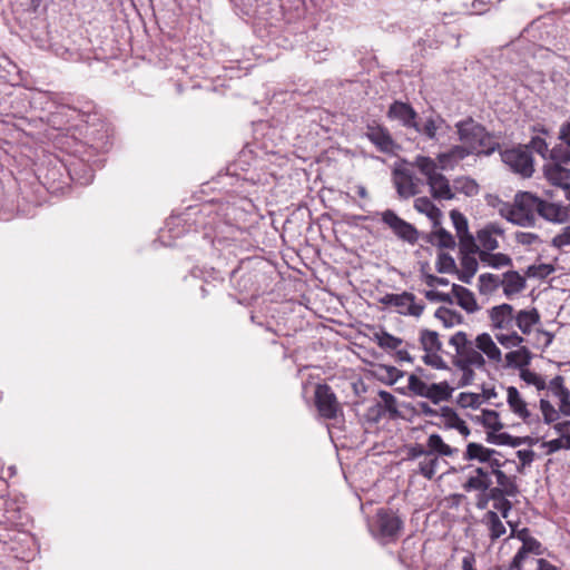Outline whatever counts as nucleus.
I'll return each instance as SVG.
<instances>
[{
    "label": "nucleus",
    "instance_id": "nucleus-1",
    "mask_svg": "<svg viewBox=\"0 0 570 570\" xmlns=\"http://www.w3.org/2000/svg\"><path fill=\"white\" fill-rule=\"evenodd\" d=\"M411 166L416 168L420 174L425 177L429 191L433 199L442 202L455 198L453 185H451L450 180L439 171V166L434 159L419 155L414 158Z\"/></svg>",
    "mask_w": 570,
    "mask_h": 570
},
{
    "label": "nucleus",
    "instance_id": "nucleus-2",
    "mask_svg": "<svg viewBox=\"0 0 570 570\" xmlns=\"http://www.w3.org/2000/svg\"><path fill=\"white\" fill-rule=\"evenodd\" d=\"M459 139L462 147L472 154L490 155L495 150V142L485 128L472 118L456 122Z\"/></svg>",
    "mask_w": 570,
    "mask_h": 570
},
{
    "label": "nucleus",
    "instance_id": "nucleus-3",
    "mask_svg": "<svg viewBox=\"0 0 570 570\" xmlns=\"http://www.w3.org/2000/svg\"><path fill=\"white\" fill-rule=\"evenodd\" d=\"M540 205V198L529 191L518 193L514 196V203L509 207L507 219L511 223L532 227L535 224V217Z\"/></svg>",
    "mask_w": 570,
    "mask_h": 570
},
{
    "label": "nucleus",
    "instance_id": "nucleus-4",
    "mask_svg": "<svg viewBox=\"0 0 570 570\" xmlns=\"http://www.w3.org/2000/svg\"><path fill=\"white\" fill-rule=\"evenodd\" d=\"M449 344L455 350L453 365L474 366L478 370L485 368V358L475 347V341L468 338V334L463 331L456 332L451 336Z\"/></svg>",
    "mask_w": 570,
    "mask_h": 570
},
{
    "label": "nucleus",
    "instance_id": "nucleus-5",
    "mask_svg": "<svg viewBox=\"0 0 570 570\" xmlns=\"http://www.w3.org/2000/svg\"><path fill=\"white\" fill-rule=\"evenodd\" d=\"M186 215L188 216L187 219H184L181 216H171L167 219L166 228L174 237H179L180 235V232H176L175 228L179 227L181 222H187L191 217H194L195 232L198 228H203L207 236V230L216 228V212L215 207L210 204H205L199 208L190 207Z\"/></svg>",
    "mask_w": 570,
    "mask_h": 570
},
{
    "label": "nucleus",
    "instance_id": "nucleus-6",
    "mask_svg": "<svg viewBox=\"0 0 570 570\" xmlns=\"http://www.w3.org/2000/svg\"><path fill=\"white\" fill-rule=\"evenodd\" d=\"M402 529L403 520L394 511L384 509L377 511L375 524L371 527L373 535L383 544L394 542Z\"/></svg>",
    "mask_w": 570,
    "mask_h": 570
},
{
    "label": "nucleus",
    "instance_id": "nucleus-7",
    "mask_svg": "<svg viewBox=\"0 0 570 570\" xmlns=\"http://www.w3.org/2000/svg\"><path fill=\"white\" fill-rule=\"evenodd\" d=\"M546 178L570 200V161L551 159L543 166Z\"/></svg>",
    "mask_w": 570,
    "mask_h": 570
},
{
    "label": "nucleus",
    "instance_id": "nucleus-8",
    "mask_svg": "<svg viewBox=\"0 0 570 570\" xmlns=\"http://www.w3.org/2000/svg\"><path fill=\"white\" fill-rule=\"evenodd\" d=\"M380 303L396 307V312L401 315L415 317H420L425 307L423 303H416L415 295L410 292L385 294L380 298Z\"/></svg>",
    "mask_w": 570,
    "mask_h": 570
},
{
    "label": "nucleus",
    "instance_id": "nucleus-9",
    "mask_svg": "<svg viewBox=\"0 0 570 570\" xmlns=\"http://www.w3.org/2000/svg\"><path fill=\"white\" fill-rule=\"evenodd\" d=\"M381 220L393 234L409 244H415L419 239V232L414 225L401 218L394 210L386 209L381 213Z\"/></svg>",
    "mask_w": 570,
    "mask_h": 570
},
{
    "label": "nucleus",
    "instance_id": "nucleus-10",
    "mask_svg": "<svg viewBox=\"0 0 570 570\" xmlns=\"http://www.w3.org/2000/svg\"><path fill=\"white\" fill-rule=\"evenodd\" d=\"M392 179L400 198L409 199L420 193L421 180L409 167H396L392 173Z\"/></svg>",
    "mask_w": 570,
    "mask_h": 570
},
{
    "label": "nucleus",
    "instance_id": "nucleus-11",
    "mask_svg": "<svg viewBox=\"0 0 570 570\" xmlns=\"http://www.w3.org/2000/svg\"><path fill=\"white\" fill-rule=\"evenodd\" d=\"M315 405L320 415L333 420L342 411L337 397L327 384H317L315 389Z\"/></svg>",
    "mask_w": 570,
    "mask_h": 570
},
{
    "label": "nucleus",
    "instance_id": "nucleus-12",
    "mask_svg": "<svg viewBox=\"0 0 570 570\" xmlns=\"http://www.w3.org/2000/svg\"><path fill=\"white\" fill-rule=\"evenodd\" d=\"M501 156L503 163L509 166L513 173L520 174L522 177H530L533 174L532 157L527 149H507Z\"/></svg>",
    "mask_w": 570,
    "mask_h": 570
},
{
    "label": "nucleus",
    "instance_id": "nucleus-13",
    "mask_svg": "<svg viewBox=\"0 0 570 570\" xmlns=\"http://www.w3.org/2000/svg\"><path fill=\"white\" fill-rule=\"evenodd\" d=\"M489 317L493 330L500 332L514 328L515 313L512 305L503 303L489 309Z\"/></svg>",
    "mask_w": 570,
    "mask_h": 570
},
{
    "label": "nucleus",
    "instance_id": "nucleus-14",
    "mask_svg": "<svg viewBox=\"0 0 570 570\" xmlns=\"http://www.w3.org/2000/svg\"><path fill=\"white\" fill-rule=\"evenodd\" d=\"M465 469H471V471L466 481L462 484V489L465 492H487L493 483V475L483 465L475 468L468 465Z\"/></svg>",
    "mask_w": 570,
    "mask_h": 570
},
{
    "label": "nucleus",
    "instance_id": "nucleus-15",
    "mask_svg": "<svg viewBox=\"0 0 570 570\" xmlns=\"http://www.w3.org/2000/svg\"><path fill=\"white\" fill-rule=\"evenodd\" d=\"M538 216L548 222L562 224L569 218V208L558 203L540 198Z\"/></svg>",
    "mask_w": 570,
    "mask_h": 570
},
{
    "label": "nucleus",
    "instance_id": "nucleus-16",
    "mask_svg": "<svg viewBox=\"0 0 570 570\" xmlns=\"http://www.w3.org/2000/svg\"><path fill=\"white\" fill-rule=\"evenodd\" d=\"M387 116L391 119L399 120L406 128L416 126L417 115L409 104L394 101L389 108Z\"/></svg>",
    "mask_w": 570,
    "mask_h": 570
},
{
    "label": "nucleus",
    "instance_id": "nucleus-17",
    "mask_svg": "<svg viewBox=\"0 0 570 570\" xmlns=\"http://www.w3.org/2000/svg\"><path fill=\"white\" fill-rule=\"evenodd\" d=\"M475 347L483 356H487L490 362L495 364L501 363L502 353L489 333H481L475 337Z\"/></svg>",
    "mask_w": 570,
    "mask_h": 570
},
{
    "label": "nucleus",
    "instance_id": "nucleus-18",
    "mask_svg": "<svg viewBox=\"0 0 570 570\" xmlns=\"http://www.w3.org/2000/svg\"><path fill=\"white\" fill-rule=\"evenodd\" d=\"M365 136L380 151L391 153L393 150V139L385 128L381 126H368Z\"/></svg>",
    "mask_w": 570,
    "mask_h": 570
},
{
    "label": "nucleus",
    "instance_id": "nucleus-19",
    "mask_svg": "<svg viewBox=\"0 0 570 570\" xmlns=\"http://www.w3.org/2000/svg\"><path fill=\"white\" fill-rule=\"evenodd\" d=\"M469 156V150H465L461 145H455L451 147L445 153H440L436 157L439 169L442 170H451L453 169L461 160Z\"/></svg>",
    "mask_w": 570,
    "mask_h": 570
},
{
    "label": "nucleus",
    "instance_id": "nucleus-20",
    "mask_svg": "<svg viewBox=\"0 0 570 570\" xmlns=\"http://www.w3.org/2000/svg\"><path fill=\"white\" fill-rule=\"evenodd\" d=\"M448 128L445 120L441 116H430L425 121L413 127L419 134L425 136L431 140H438V132Z\"/></svg>",
    "mask_w": 570,
    "mask_h": 570
},
{
    "label": "nucleus",
    "instance_id": "nucleus-21",
    "mask_svg": "<svg viewBox=\"0 0 570 570\" xmlns=\"http://www.w3.org/2000/svg\"><path fill=\"white\" fill-rule=\"evenodd\" d=\"M501 453L494 449L487 448L481 443L470 442L466 445L463 459L466 461H478L483 465L490 461L491 455H500Z\"/></svg>",
    "mask_w": 570,
    "mask_h": 570
},
{
    "label": "nucleus",
    "instance_id": "nucleus-22",
    "mask_svg": "<svg viewBox=\"0 0 570 570\" xmlns=\"http://www.w3.org/2000/svg\"><path fill=\"white\" fill-rule=\"evenodd\" d=\"M507 402L510 410L518 415L523 421H528L531 416L530 411L528 410L527 402L522 399L520 392L514 386H509L507 389Z\"/></svg>",
    "mask_w": 570,
    "mask_h": 570
},
{
    "label": "nucleus",
    "instance_id": "nucleus-23",
    "mask_svg": "<svg viewBox=\"0 0 570 570\" xmlns=\"http://www.w3.org/2000/svg\"><path fill=\"white\" fill-rule=\"evenodd\" d=\"M559 138L562 142L551 149L550 158L570 161V122H566L561 126Z\"/></svg>",
    "mask_w": 570,
    "mask_h": 570
},
{
    "label": "nucleus",
    "instance_id": "nucleus-24",
    "mask_svg": "<svg viewBox=\"0 0 570 570\" xmlns=\"http://www.w3.org/2000/svg\"><path fill=\"white\" fill-rule=\"evenodd\" d=\"M502 233V229L495 225H488L480 229L476 234V239L480 244L481 250L490 253L499 248V242L495 238V235H501Z\"/></svg>",
    "mask_w": 570,
    "mask_h": 570
},
{
    "label": "nucleus",
    "instance_id": "nucleus-25",
    "mask_svg": "<svg viewBox=\"0 0 570 570\" xmlns=\"http://www.w3.org/2000/svg\"><path fill=\"white\" fill-rule=\"evenodd\" d=\"M67 179L79 185H88L94 180V173L88 165L81 161H72L67 169Z\"/></svg>",
    "mask_w": 570,
    "mask_h": 570
},
{
    "label": "nucleus",
    "instance_id": "nucleus-26",
    "mask_svg": "<svg viewBox=\"0 0 570 570\" xmlns=\"http://www.w3.org/2000/svg\"><path fill=\"white\" fill-rule=\"evenodd\" d=\"M539 322L540 314L537 308L521 309L515 313L514 327L517 326L523 334L528 335Z\"/></svg>",
    "mask_w": 570,
    "mask_h": 570
},
{
    "label": "nucleus",
    "instance_id": "nucleus-27",
    "mask_svg": "<svg viewBox=\"0 0 570 570\" xmlns=\"http://www.w3.org/2000/svg\"><path fill=\"white\" fill-rule=\"evenodd\" d=\"M452 294L456 298V303L468 313H474L479 309V305L473 293L458 284L452 285Z\"/></svg>",
    "mask_w": 570,
    "mask_h": 570
},
{
    "label": "nucleus",
    "instance_id": "nucleus-28",
    "mask_svg": "<svg viewBox=\"0 0 570 570\" xmlns=\"http://www.w3.org/2000/svg\"><path fill=\"white\" fill-rule=\"evenodd\" d=\"M414 208L419 213L424 214L433 223L434 226H439L441 224V218L443 214L441 209L436 207L429 197H417L414 200Z\"/></svg>",
    "mask_w": 570,
    "mask_h": 570
},
{
    "label": "nucleus",
    "instance_id": "nucleus-29",
    "mask_svg": "<svg viewBox=\"0 0 570 570\" xmlns=\"http://www.w3.org/2000/svg\"><path fill=\"white\" fill-rule=\"evenodd\" d=\"M80 116L81 115L78 109L67 105H60L57 107L56 111L51 112L50 122L57 128H62L63 126L70 124Z\"/></svg>",
    "mask_w": 570,
    "mask_h": 570
},
{
    "label": "nucleus",
    "instance_id": "nucleus-30",
    "mask_svg": "<svg viewBox=\"0 0 570 570\" xmlns=\"http://www.w3.org/2000/svg\"><path fill=\"white\" fill-rule=\"evenodd\" d=\"M504 358L507 367L521 370L529 366L532 360V353L528 347L520 346L515 351L508 352Z\"/></svg>",
    "mask_w": 570,
    "mask_h": 570
},
{
    "label": "nucleus",
    "instance_id": "nucleus-31",
    "mask_svg": "<svg viewBox=\"0 0 570 570\" xmlns=\"http://www.w3.org/2000/svg\"><path fill=\"white\" fill-rule=\"evenodd\" d=\"M441 416L444 421L445 428L458 430L464 438L470 435L469 426L453 409L443 406L441 409Z\"/></svg>",
    "mask_w": 570,
    "mask_h": 570
},
{
    "label": "nucleus",
    "instance_id": "nucleus-32",
    "mask_svg": "<svg viewBox=\"0 0 570 570\" xmlns=\"http://www.w3.org/2000/svg\"><path fill=\"white\" fill-rule=\"evenodd\" d=\"M483 523L489 530L491 541H495L505 533V525L495 511H488L483 515Z\"/></svg>",
    "mask_w": 570,
    "mask_h": 570
},
{
    "label": "nucleus",
    "instance_id": "nucleus-33",
    "mask_svg": "<svg viewBox=\"0 0 570 570\" xmlns=\"http://www.w3.org/2000/svg\"><path fill=\"white\" fill-rule=\"evenodd\" d=\"M503 292L507 296L520 293L524 286V278L515 271H510L503 274Z\"/></svg>",
    "mask_w": 570,
    "mask_h": 570
},
{
    "label": "nucleus",
    "instance_id": "nucleus-34",
    "mask_svg": "<svg viewBox=\"0 0 570 570\" xmlns=\"http://www.w3.org/2000/svg\"><path fill=\"white\" fill-rule=\"evenodd\" d=\"M428 452L431 455L452 456L458 450L446 444L441 435L433 433L428 438Z\"/></svg>",
    "mask_w": 570,
    "mask_h": 570
},
{
    "label": "nucleus",
    "instance_id": "nucleus-35",
    "mask_svg": "<svg viewBox=\"0 0 570 570\" xmlns=\"http://www.w3.org/2000/svg\"><path fill=\"white\" fill-rule=\"evenodd\" d=\"M480 261L495 269L502 268V267H510L513 265L512 258L503 253H488L487 250L480 252Z\"/></svg>",
    "mask_w": 570,
    "mask_h": 570
},
{
    "label": "nucleus",
    "instance_id": "nucleus-36",
    "mask_svg": "<svg viewBox=\"0 0 570 570\" xmlns=\"http://www.w3.org/2000/svg\"><path fill=\"white\" fill-rule=\"evenodd\" d=\"M453 389L448 382L433 383L429 385L426 399L438 404L448 401L452 396Z\"/></svg>",
    "mask_w": 570,
    "mask_h": 570
},
{
    "label": "nucleus",
    "instance_id": "nucleus-37",
    "mask_svg": "<svg viewBox=\"0 0 570 570\" xmlns=\"http://www.w3.org/2000/svg\"><path fill=\"white\" fill-rule=\"evenodd\" d=\"M429 242L434 246L446 249H453L456 245L453 235L443 227L432 232L429 236Z\"/></svg>",
    "mask_w": 570,
    "mask_h": 570
},
{
    "label": "nucleus",
    "instance_id": "nucleus-38",
    "mask_svg": "<svg viewBox=\"0 0 570 570\" xmlns=\"http://www.w3.org/2000/svg\"><path fill=\"white\" fill-rule=\"evenodd\" d=\"M434 316L441 321L445 327H453L463 323V316L458 311L445 306L439 307Z\"/></svg>",
    "mask_w": 570,
    "mask_h": 570
},
{
    "label": "nucleus",
    "instance_id": "nucleus-39",
    "mask_svg": "<svg viewBox=\"0 0 570 570\" xmlns=\"http://www.w3.org/2000/svg\"><path fill=\"white\" fill-rule=\"evenodd\" d=\"M479 185L478 183L465 176L456 177L453 180V190L455 193L464 194L465 196H475L479 194Z\"/></svg>",
    "mask_w": 570,
    "mask_h": 570
},
{
    "label": "nucleus",
    "instance_id": "nucleus-40",
    "mask_svg": "<svg viewBox=\"0 0 570 570\" xmlns=\"http://www.w3.org/2000/svg\"><path fill=\"white\" fill-rule=\"evenodd\" d=\"M438 466L439 458L429 453L419 461L417 472L428 480H431L435 475Z\"/></svg>",
    "mask_w": 570,
    "mask_h": 570
},
{
    "label": "nucleus",
    "instance_id": "nucleus-41",
    "mask_svg": "<svg viewBox=\"0 0 570 570\" xmlns=\"http://www.w3.org/2000/svg\"><path fill=\"white\" fill-rule=\"evenodd\" d=\"M420 343L425 352H439L442 347V343L439 340V334L435 331H421Z\"/></svg>",
    "mask_w": 570,
    "mask_h": 570
},
{
    "label": "nucleus",
    "instance_id": "nucleus-42",
    "mask_svg": "<svg viewBox=\"0 0 570 570\" xmlns=\"http://www.w3.org/2000/svg\"><path fill=\"white\" fill-rule=\"evenodd\" d=\"M497 479L498 488H501L509 497H517L519 494V487L515 482V476L508 475L504 472L494 475Z\"/></svg>",
    "mask_w": 570,
    "mask_h": 570
},
{
    "label": "nucleus",
    "instance_id": "nucleus-43",
    "mask_svg": "<svg viewBox=\"0 0 570 570\" xmlns=\"http://www.w3.org/2000/svg\"><path fill=\"white\" fill-rule=\"evenodd\" d=\"M374 340L383 350H397L403 343L402 338L396 337L386 331L375 333Z\"/></svg>",
    "mask_w": 570,
    "mask_h": 570
},
{
    "label": "nucleus",
    "instance_id": "nucleus-44",
    "mask_svg": "<svg viewBox=\"0 0 570 570\" xmlns=\"http://www.w3.org/2000/svg\"><path fill=\"white\" fill-rule=\"evenodd\" d=\"M507 333L500 332L495 334V340L504 347V348H513L520 347L524 342V338L519 335L514 328L512 331H505Z\"/></svg>",
    "mask_w": 570,
    "mask_h": 570
},
{
    "label": "nucleus",
    "instance_id": "nucleus-45",
    "mask_svg": "<svg viewBox=\"0 0 570 570\" xmlns=\"http://www.w3.org/2000/svg\"><path fill=\"white\" fill-rule=\"evenodd\" d=\"M480 244H476L473 235L469 233L459 237V255H478L480 257Z\"/></svg>",
    "mask_w": 570,
    "mask_h": 570
},
{
    "label": "nucleus",
    "instance_id": "nucleus-46",
    "mask_svg": "<svg viewBox=\"0 0 570 570\" xmlns=\"http://www.w3.org/2000/svg\"><path fill=\"white\" fill-rule=\"evenodd\" d=\"M435 268L440 274H454L458 272L454 258L448 253H439Z\"/></svg>",
    "mask_w": 570,
    "mask_h": 570
},
{
    "label": "nucleus",
    "instance_id": "nucleus-47",
    "mask_svg": "<svg viewBox=\"0 0 570 570\" xmlns=\"http://www.w3.org/2000/svg\"><path fill=\"white\" fill-rule=\"evenodd\" d=\"M501 284L498 275L484 273L479 276V292L481 294H490L494 292Z\"/></svg>",
    "mask_w": 570,
    "mask_h": 570
},
{
    "label": "nucleus",
    "instance_id": "nucleus-48",
    "mask_svg": "<svg viewBox=\"0 0 570 570\" xmlns=\"http://www.w3.org/2000/svg\"><path fill=\"white\" fill-rule=\"evenodd\" d=\"M480 422L494 432L502 430L503 424L500 421L499 413L493 410H483Z\"/></svg>",
    "mask_w": 570,
    "mask_h": 570
},
{
    "label": "nucleus",
    "instance_id": "nucleus-49",
    "mask_svg": "<svg viewBox=\"0 0 570 570\" xmlns=\"http://www.w3.org/2000/svg\"><path fill=\"white\" fill-rule=\"evenodd\" d=\"M480 394L471 392H462L458 395L456 403L463 409H478L482 404Z\"/></svg>",
    "mask_w": 570,
    "mask_h": 570
},
{
    "label": "nucleus",
    "instance_id": "nucleus-50",
    "mask_svg": "<svg viewBox=\"0 0 570 570\" xmlns=\"http://www.w3.org/2000/svg\"><path fill=\"white\" fill-rule=\"evenodd\" d=\"M450 217H451L453 226L456 230L458 238L470 233L469 226H468V219L465 218V216L462 213H460L456 209H452L450 212Z\"/></svg>",
    "mask_w": 570,
    "mask_h": 570
},
{
    "label": "nucleus",
    "instance_id": "nucleus-51",
    "mask_svg": "<svg viewBox=\"0 0 570 570\" xmlns=\"http://www.w3.org/2000/svg\"><path fill=\"white\" fill-rule=\"evenodd\" d=\"M407 387L417 396L426 397L428 395L429 384H426L415 374H411L409 376Z\"/></svg>",
    "mask_w": 570,
    "mask_h": 570
},
{
    "label": "nucleus",
    "instance_id": "nucleus-52",
    "mask_svg": "<svg viewBox=\"0 0 570 570\" xmlns=\"http://www.w3.org/2000/svg\"><path fill=\"white\" fill-rule=\"evenodd\" d=\"M540 410L542 412L543 421L546 424L556 422L560 416L554 406L546 399L540 400Z\"/></svg>",
    "mask_w": 570,
    "mask_h": 570
},
{
    "label": "nucleus",
    "instance_id": "nucleus-53",
    "mask_svg": "<svg viewBox=\"0 0 570 570\" xmlns=\"http://www.w3.org/2000/svg\"><path fill=\"white\" fill-rule=\"evenodd\" d=\"M529 147L542 158L550 160L551 149L548 148V144L543 138L539 136L533 137L529 142Z\"/></svg>",
    "mask_w": 570,
    "mask_h": 570
},
{
    "label": "nucleus",
    "instance_id": "nucleus-54",
    "mask_svg": "<svg viewBox=\"0 0 570 570\" xmlns=\"http://www.w3.org/2000/svg\"><path fill=\"white\" fill-rule=\"evenodd\" d=\"M549 390L556 395L557 397H561L562 395H568L569 389L564 386V379L561 375L554 376L550 382L549 385H547Z\"/></svg>",
    "mask_w": 570,
    "mask_h": 570
},
{
    "label": "nucleus",
    "instance_id": "nucleus-55",
    "mask_svg": "<svg viewBox=\"0 0 570 570\" xmlns=\"http://www.w3.org/2000/svg\"><path fill=\"white\" fill-rule=\"evenodd\" d=\"M381 402H377L380 405H382L387 412L390 413H397L396 410V399L393 394L386 391H380L379 393Z\"/></svg>",
    "mask_w": 570,
    "mask_h": 570
},
{
    "label": "nucleus",
    "instance_id": "nucleus-56",
    "mask_svg": "<svg viewBox=\"0 0 570 570\" xmlns=\"http://www.w3.org/2000/svg\"><path fill=\"white\" fill-rule=\"evenodd\" d=\"M528 554L532 553L535 556H541L544 553V548L541 542L535 538L531 537L528 540H524V544L521 547Z\"/></svg>",
    "mask_w": 570,
    "mask_h": 570
},
{
    "label": "nucleus",
    "instance_id": "nucleus-57",
    "mask_svg": "<svg viewBox=\"0 0 570 570\" xmlns=\"http://www.w3.org/2000/svg\"><path fill=\"white\" fill-rule=\"evenodd\" d=\"M456 368H459L462 372V376L459 383V386H468L472 384L475 377L474 373V366H462V365H454Z\"/></svg>",
    "mask_w": 570,
    "mask_h": 570
},
{
    "label": "nucleus",
    "instance_id": "nucleus-58",
    "mask_svg": "<svg viewBox=\"0 0 570 570\" xmlns=\"http://www.w3.org/2000/svg\"><path fill=\"white\" fill-rule=\"evenodd\" d=\"M461 268L466 269L469 273L475 274L479 268V263L475 255H460Z\"/></svg>",
    "mask_w": 570,
    "mask_h": 570
},
{
    "label": "nucleus",
    "instance_id": "nucleus-59",
    "mask_svg": "<svg viewBox=\"0 0 570 570\" xmlns=\"http://www.w3.org/2000/svg\"><path fill=\"white\" fill-rule=\"evenodd\" d=\"M425 364L431 365L434 368L442 370L446 367L444 360L438 355V352H426L423 356Z\"/></svg>",
    "mask_w": 570,
    "mask_h": 570
},
{
    "label": "nucleus",
    "instance_id": "nucleus-60",
    "mask_svg": "<svg viewBox=\"0 0 570 570\" xmlns=\"http://www.w3.org/2000/svg\"><path fill=\"white\" fill-rule=\"evenodd\" d=\"M498 456L499 455H491L490 461H488L487 464L483 465L493 476L497 475L498 473H502V468L505 465V462L501 461Z\"/></svg>",
    "mask_w": 570,
    "mask_h": 570
},
{
    "label": "nucleus",
    "instance_id": "nucleus-61",
    "mask_svg": "<svg viewBox=\"0 0 570 570\" xmlns=\"http://www.w3.org/2000/svg\"><path fill=\"white\" fill-rule=\"evenodd\" d=\"M511 440L509 433H495L494 431L487 433V442L497 445H508V441Z\"/></svg>",
    "mask_w": 570,
    "mask_h": 570
},
{
    "label": "nucleus",
    "instance_id": "nucleus-62",
    "mask_svg": "<svg viewBox=\"0 0 570 570\" xmlns=\"http://www.w3.org/2000/svg\"><path fill=\"white\" fill-rule=\"evenodd\" d=\"M386 413L387 411L382 405L375 403L367 409L366 416L370 421L379 422Z\"/></svg>",
    "mask_w": 570,
    "mask_h": 570
},
{
    "label": "nucleus",
    "instance_id": "nucleus-63",
    "mask_svg": "<svg viewBox=\"0 0 570 570\" xmlns=\"http://www.w3.org/2000/svg\"><path fill=\"white\" fill-rule=\"evenodd\" d=\"M527 558H528V553L522 548H520L518 550V552L515 553V556L513 557V559L507 570H522L523 562Z\"/></svg>",
    "mask_w": 570,
    "mask_h": 570
},
{
    "label": "nucleus",
    "instance_id": "nucleus-64",
    "mask_svg": "<svg viewBox=\"0 0 570 570\" xmlns=\"http://www.w3.org/2000/svg\"><path fill=\"white\" fill-rule=\"evenodd\" d=\"M425 297L432 302H443V303H449V304L453 303L452 296L448 293L428 291L425 293Z\"/></svg>",
    "mask_w": 570,
    "mask_h": 570
}]
</instances>
